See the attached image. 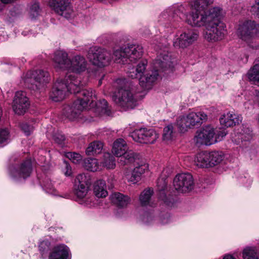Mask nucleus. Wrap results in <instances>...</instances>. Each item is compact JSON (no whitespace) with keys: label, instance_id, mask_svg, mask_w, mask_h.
<instances>
[{"label":"nucleus","instance_id":"1","mask_svg":"<svg viewBox=\"0 0 259 259\" xmlns=\"http://www.w3.org/2000/svg\"><path fill=\"white\" fill-rule=\"evenodd\" d=\"M174 61L169 53L165 51L160 52L157 59L153 63L154 70H149L145 73L147 65V60H142L136 68L130 69L127 73L132 78L139 77L140 85L145 90L151 89L153 83L159 77V71H164L173 66Z\"/></svg>","mask_w":259,"mask_h":259},{"label":"nucleus","instance_id":"2","mask_svg":"<svg viewBox=\"0 0 259 259\" xmlns=\"http://www.w3.org/2000/svg\"><path fill=\"white\" fill-rule=\"evenodd\" d=\"M213 2V0H194L191 2L189 4L190 12L187 13L185 11L183 13L185 22L193 27H206L220 9L213 7L207 9L208 6Z\"/></svg>","mask_w":259,"mask_h":259},{"label":"nucleus","instance_id":"3","mask_svg":"<svg viewBox=\"0 0 259 259\" xmlns=\"http://www.w3.org/2000/svg\"><path fill=\"white\" fill-rule=\"evenodd\" d=\"M86 84L85 82L80 80V83L78 85V92L73 93L77 94V99L74 101V105L76 106L82 105L83 109H87L88 107H91L90 109L95 113L97 116L103 115H110L111 110L108 107L107 102L104 100L99 101L97 103L94 104V99H96L97 97L95 94V91L92 89L89 90H81V88Z\"/></svg>","mask_w":259,"mask_h":259},{"label":"nucleus","instance_id":"4","mask_svg":"<svg viewBox=\"0 0 259 259\" xmlns=\"http://www.w3.org/2000/svg\"><path fill=\"white\" fill-rule=\"evenodd\" d=\"M118 91L113 93V101L119 106L125 110L132 109L137 105V100L134 96L135 92L131 83L126 82L125 79H118L115 82Z\"/></svg>","mask_w":259,"mask_h":259},{"label":"nucleus","instance_id":"5","mask_svg":"<svg viewBox=\"0 0 259 259\" xmlns=\"http://www.w3.org/2000/svg\"><path fill=\"white\" fill-rule=\"evenodd\" d=\"M80 83V76L75 74H67L64 80L58 79L55 83L50 97L55 102L63 100L67 92H78V85Z\"/></svg>","mask_w":259,"mask_h":259},{"label":"nucleus","instance_id":"6","mask_svg":"<svg viewBox=\"0 0 259 259\" xmlns=\"http://www.w3.org/2000/svg\"><path fill=\"white\" fill-rule=\"evenodd\" d=\"M226 135L224 130L218 131L211 126L207 125L196 131L193 142L197 147L210 146L222 141Z\"/></svg>","mask_w":259,"mask_h":259},{"label":"nucleus","instance_id":"7","mask_svg":"<svg viewBox=\"0 0 259 259\" xmlns=\"http://www.w3.org/2000/svg\"><path fill=\"white\" fill-rule=\"evenodd\" d=\"M221 9L218 11L211 20L210 23L205 27V38L209 41H215L222 39L225 36L226 30V26L221 21Z\"/></svg>","mask_w":259,"mask_h":259},{"label":"nucleus","instance_id":"8","mask_svg":"<svg viewBox=\"0 0 259 259\" xmlns=\"http://www.w3.org/2000/svg\"><path fill=\"white\" fill-rule=\"evenodd\" d=\"M25 85L33 90H39L50 80V76L47 71L42 70L29 71L22 77Z\"/></svg>","mask_w":259,"mask_h":259},{"label":"nucleus","instance_id":"9","mask_svg":"<svg viewBox=\"0 0 259 259\" xmlns=\"http://www.w3.org/2000/svg\"><path fill=\"white\" fill-rule=\"evenodd\" d=\"M87 58L93 65L104 67L110 64L113 56L111 52L106 49L93 46L88 51Z\"/></svg>","mask_w":259,"mask_h":259},{"label":"nucleus","instance_id":"10","mask_svg":"<svg viewBox=\"0 0 259 259\" xmlns=\"http://www.w3.org/2000/svg\"><path fill=\"white\" fill-rule=\"evenodd\" d=\"M143 53V47L141 45H130L114 50L113 55L116 61L124 63L128 60L134 62L141 58Z\"/></svg>","mask_w":259,"mask_h":259},{"label":"nucleus","instance_id":"11","mask_svg":"<svg viewBox=\"0 0 259 259\" xmlns=\"http://www.w3.org/2000/svg\"><path fill=\"white\" fill-rule=\"evenodd\" d=\"M207 119V115L204 112H192L188 114L180 116L177 120V126L182 133H185L189 128L200 125Z\"/></svg>","mask_w":259,"mask_h":259},{"label":"nucleus","instance_id":"12","mask_svg":"<svg viewBox=\"0 0 259 259\" xmlns=\"http://www.w3.org/2000/svg\"><path fill=\"white\" fill-rule=\"evenodd\" d=\"M185 7L182 5H176L162 12L159 16L158 21L165 26H168L173 22L178 21L180 14L184 13Z\"/></svg>","mask_w":259,"mask_h":259},{"label":"nucleus","instance_id":"13","mask_svg":"<svg viewBox=\"0 0 259 259\" xmlns=\"http://www.w3.org/2000/svg\"><path fill=\"white\" fill-rule=\"evenodd\" d=\"M130 137L138 143L153 144L158 138V135L152 128H141L132 132Z\"/></svg>","mask_w":259,"mask_h":259},{"label":"nucleus","instance_id":"14","mask_svg":"<svg viewBox=\"0 0 259 259\" xmlns=\"http://www.w3.org/2000/svg\"><path fill=\"white\" fill-rule=\"evenodd\" d=\"M193 177L189 173L178 174L174 179V187L180 193L189 192L193 189Z\"/></svg>","mask_w":259,"mask_h":259},{"label":"nucleus","instance_id":"15","mask_svg":"<svg viewBox=\"0 0 259 259\" xmlns=\"http://www.w3.org/2000/svg\"><path fill=\"white\" fill-rule=\"evenodd\" d=\"M258 27L254 21H246L239 25L237 33L241 39L248 41L255 35Z\"/></svg>","mask_w":259,"mask_h":259},{"label":"nucleus","instance_id":"16","mask_svg":"<svg viewBox=\"0 0 259 259\" xmlns=\"http://www.w3.org/2000/svg\"><path fill=\"white\" fill-rule=\"evenodd\" d=\"M49 4L56 13L67 19L71 18L73 15V9L68 0H50Z\"/></svg>","mask_w":259,"mask_h":259},{"label":"nucleus","instance_id":"17","mask_svg":"<svg viewBox=\"0 0 259 259\" xmlns=\"http://www.w3.org/2000/svg\"><path fill=\"white\" fill-rule=\"evenodd\" d=\"M198 34L193 30H187L176 37L174 39L173 44L176 48H185L196 40Z\"/></svg>","mask_w":259,"mask_h":259},{"label":"nucleus","instance_id":"18","mask_svg":"<svg viewBox=\"0 0 259 259\" xmlns=\"http://www.w3.org/2000/svg\"><path fill=\"white\" fill-rule=\"evenodd\" d=\"M29 104L26 93L22 91L16 93L13 100V109L18 115L23 114L27 110Z\"/></svg>","mask_w":259,"mask_h":259},{"label":"nucleus","instance_id":"19","mask_svg":"<svg viewBox=\"0 0 259 259\" xmlns=\"http://www.w3.org/2000/svg\"><path fill=\"white\" fill-rule=\"evenodd\" d=\"M32 170V164L30 159L24 161L18 168H12L10 169V175L16 180L21 178L25 179L30 176Z\"/></svg>","mask_w":259,"mask_h":259},{"label":"nucleus","instance_id":"20","mask_svg":"<svg viewBox=\"0 0 259 259\" xmlns=\"http://www.w3.org/2000/svg\"><path fill=\"white\" fill-rule=\"evenodd\" d=\"M135 167L131 175H127L126 179L133 184L140 180L141 176L148 170V164L143 160H139L134 164Z\"/></svg>","mask_w":259,"mask_h":259},{"label":"nucleus","instance_id":"21","mask_svg":"<svg viewBox=\"0 0 259 259\" xmlns=\"http://www.w3.org/2000/svg\"><path fill=\"white\" fill-rule=\"evenodd\" d=\"M53 59L56 68L68 69L70 60L68 59V54L66 52L63 50L56 51L54 53Z\"/></svg>","mask_w":259,"mask_h":259},{"label":"nucleus","instance_id":"22","mask_svg":"<svg viewBox=\"0 0 259 259\" xmlns=\"http://www.w3.org/2000/svg\"><path fill=\"white\" fill-rule=\"evenodd\" d=\"M87 67V62L85 58L80 55H76L70 60L68 69L74 72L80 73L84 71Z\"/></svg>","mask_w":259,"mask_h":259},{"label":"nucleus","instance_id":"23","mask_svg":"<svg viewBox=\"0 0 259 259\" xmlns=\"http://www.w3.org/2000/svg\"><path fill=\"white\" fill-rule=\"evenodd\" d=\"M70 250L65 244L54 246L50 253L49 259H67L69 257Z\"/></svg>","mask_w":259,"mask_h":259},{"label":"nucleus","instance_id":"24","mask_svg":"<svg viewBox=\"0 0 259 259\" xmlns=\"http://www.w3.org/2000/svg\"><path fill=\"white\" fill-rule=\"evenodd\" d=\"M167 182L164 178H160L157 180V186L159 192V197L160 200L168 207L172 205L173 200L171 198L167 197L165 194V190L167 187Z\"/></svg>","mask_w":259,"mask_h":259},{"label":"nucleus","instance_id":"25","mask_svg":"<svg viewBox=\"0 0 259 259\" xmlns=\"http://www.w3.org/2000/svg\"><path fill=\"white\" fill-rule=\"evenodd\" d=\"M83 110L82 105L76 106L74 102L71 106L66 105L64 107L63 113L69 120H75L79 118Z\"/></svg>","mask_w":259,"mask_h":259},{"label":"nucleus","instance_id":"26","mask_svg":"<svg viewBox=\"0 0 259 259\" xmlns=\"http://www.w3.org/2000/svg\"><path fill=\"white\" fill-rule=\"evenodd\" d=\"M242 118L237 114L233 112H228L224 114L220 118V122L224 127H230L239 123Z\"/></svg>","mask_w":259,"mask_h":259},{"label":"nucleus","instance_id":"27","mask_svg":"<svg viewBox=\"0 0 259 259\" xmlns=\"http://www.w3.org/2000/svg\"><path fill=\"white\" fill-rule=\"evenodd\" d=\"M112 202L120 207H126L131 201L130 197L119 192H115L111 195Z\"/></svg>","mask_w":259,"mask_h":259},{"label":"nucleus","instance_id":"28","mask_svg":"<svg viewBox=\"0 0 259 259\" xmlns=\"http://www.w3.org/2000/svg\"><path fill=\"white\" fill-rule=\"evenodd\" d=\"M128 147L125 141L122 139H117L113 145L112 152L117 157L123 155L127 151Z\"/></svg>","mask_w":259,"mask_h":259},{"label":"nucleus","instance_id":"29","mask_svg":"<svg viewBox=\"0 0 259 259\" xmlns=\"http://www.w3.org/2000/svg\"><path fill=\"white\" fill-rule=\"evenodd\" d=\"M120 157L119 162L122 165L130 164L133 163L135 164L138 160H140L139 155L132 150L126 151L122 156Z\"/></svg>","mask_w":259,"mask_h":259},{"label":"nucleus","instance_id":"30","mask_svg":"<svg viewBox=\"0 0 259 259\" xmlns=\"http://www.w3.org/2000/svg\"><path fill=\"white\" fill-rule=\"evenodd\" d=\"M208 152L203 151L198 153L194 159L195 164L199 167H209Z\"/></svg>","mask_w":259,"mask_h":259},{"label":"nucleus","instance_id":"31","mask_svg":"<svg viewBox=\"0 0 259 259\" xmlns=\"http://www.w3.org/2000/svg\"><path fill=\"white\" fill-rule=\"evenodd\" d=\"M94 192L95 195L99 198L105 197L108 195L106 183L104 180H99L95 183Z\"/></svg>","mask_w":259,"mask_h":259},{"label":"nucleus","instance_id":"32","mask_svg":"<svg viewBox=\"0 0 259 259\" xmlns=\"http://www.w3.org/2000/svg\"><path fill=\"white\" fill-rule=\"evenodd\" d=\"M100 164L102 168L114 169L116 166L115 158L111 154L105 153L103 155Z\"/></svg>","mask_w":259,"mask_h":259},{"label":"nucleus","instance_id":"33","mask_svg":"<svg viewBox=\"0 0 259 259\" xmlns=\"http://www.w3.org/2000/svg\"><path fill=\"white\" fill-rule=\"evenodd\" d=\"M103 148V144L99 141L91 142L87 148L85 153L89 156L100 154Z\"/></svg>","mask_w":259,"mask_h":259},{"label":"nucleus","instance_id":"34","mask_svg":"<svg viewBox=\"0 0 259 259\" xmlns=\"http://www.w3.org/2000/svg\"><path fill=\"white\" fill-rule=\"evenodd\" d=\"M209 166L212 167L220 164L224 158V155L222 151L208 152Z\"/></svg>","mask_w":259,"mask_h":259},{"label":"nucleus","instance_id":"35","mask_svg":"<svg viewBox=\"0 0 259 259\" xmlns=\"http://www.w3.org/2000/svg\"><path fill=\"white\" fill-rule=\"evenodd\" d=\"M243 259H259V251L253 246H247L242 251Z\"/></svg>","mask_w":259,"mask_h":259},{"label":"nucleus","instance_id":"36","mask_svg":"<svg viewBox=\"0 0 259 259\" xmlns=\"http://www.w3.org/2000/svg\"><path fill=\"white\" fill-rule=\"evenodd\" d=\"M84 167L88 170L96 171L102 169L100 162L96 158H88L84 161Z\"/></svg>","mask_w":259,"mask_h":259},{"label":"nucleus","instance_id":"37","mask_svg":"<svg viewBox=\"0 0 259 259\" xmlns=\"http://www.w3.org/2000/svg\"><path fill=\"white\" fill-rule=\"evenodd\" d=\"M153 194V191L150 188L144 190L139 197L140 203L142 206H147L150 204L151 197Z\"/></svg>","mask_w":259,"mask_h":259},{"label":"nucleus","instance_id":"38","mask_svg":"<svg viewBox=\"0 0 259 259\" xmlns=\"http://www.w3.org/2000/svg\"><path fill=\"white\" fill-rule=\"evenodd\" d=\"M40 13L41 9L38 3L35 2L31 4L29 9V16L30 19H35L40 16Z\"/></svg>","mask_w":259,"mask_h":259},{"label":"nucleus","instance_id":"39","mask_svg":"<svg viewBox=\"0 0 259 259\" xmlns=\"http://www.w3.org/2000/svg\"><path fill=\"white\" fill-rule=\"evenodd\" d=\"M90 178L84 174L78 175L74 181V186H90Z\"/></svg>","mask_w":259,"mask_h":259},{"label":"nucleus","instance_id":"40","mask_svg":"<svg viewBox=\"0 0 259 259\" xmlns=\"http://www.w3.org/2000/svg\"><path fill=\"white\" fill-rule=\"evenodd\" d=\"M89 186H74V191L75 195L80 199L84 198L89 191Z\"/></svg>","mask_w":259,"mask_h":259},{"label":"nucleus","instance_id":"41","mask_svg":"<svg viewBox=\"0 0 259 259\" xmlns=\"http://www.w3.org/2000/svg\"><path fill=\"white\" fill-rule=\"evenodd\" d=\"M174 136V128L172 124H169L163 129V139L165 141H169L172 139Z\"/></svg>","mask_w":259,"mask_h":259},{"label":"nucleus","instance_id":"42","mask_svg":"<svg viewBox=\"0 0 259 259\" xmlns=\"http://www.w3.org/2000/svg\"><path fill=\"white\" fill-rule=\"evenodd\" d=\"M51 242L47 239L40 241L38 245L39 251L42 255L48 252L50 249Z\"/></svg>","mask_w":259,"mask_h":259},{"label":"nucleus","instance_id":"43","mask_svg":"<svg viewBox=\"0 0 259 259\" xmlns=\"http://www.w3.org/2000/svg\"><path fill=\"white\" fill-rule=\"evenodd\" d=\"M65 156L73 163L75 164L79 163L82 160L81 155L75 152H67L65 154Z\"/></svg>","mask_w":259,"mask_h":259},{"label":"nucleus","instance_id":"44","mask_svg":"<svg viewBox=\"0 0 259 259\" xmlns=\"http://www.w3.org/2000/svg\"><path fill=\"white\" fill-rule=\"evenodd\" d=\"M43 188L47 193L54 194V192H55V189L50 180L47 179L44 182Z\"/></svg>","mask_w":259,"mask_h":259},{"label":"nucleus","instance_id":"45","mask_svg":"<svg viewBox=\"0 0 259 259\" xmlns=\"http://www.w3.org/2000/svg\"><path fill=\"white\" fill-rule=\"evenodd\" d=\"M21 127L24 133L27 136L30 135L34 128L32 126L29 125L27 123H22Z\"/></svg>","mask_w":259,"mask_h":259},{"label":"nucleus","instance_id":"46","mask_svg":"<svg viewBox=\"0 0 259 259\" xmlns=\"http://www.w3.org/2000/svg\"><path fill=\"white\" fill-rule=\"evenodd\" d=\"M54 139L58 144H62L65 139V137L64 135L58 133L54 136Z\"/></svg>","mask_w":259,"mask_h":259},{"label":"nucleus","instance_id":"47","mask_svg":"<svg viewBox=\"0 0 259 259\" xmlns=\"http://www.w3.org/2000/svg\"><path fill=\"white\" fill-rule=\"evenodd\" d=\"M64 168L63 171L66 176H70L72 174L71 167L69 164L66 161H64Z\"/></svg>","mask_w":259,"mask_h":259},{"label":"nucleus","instance_id":"48","mask_svg":"<svg viewBox=\"0 0 259 259\" xmlns=\"http://www.w3.org/2000/svg\"><path fill=\"white\" fill-rule=\"evenodd\" d=\"M251 11L258 16L259 18V1L255 2V3L251 8Z\"/></svg>","mask_w":259,"mask_h":259},{"label":"nucleus","instance_id":"49","mask_svg":"<svg viewBox=\"0 0 259 259\" xmlns=\"http://www.w3.org/2000/svg\"><path fill=\"white\" fill-rule=\"evenodd\" d=\"M223 259H235L232 255L230 254H226Z\"/></svg>","mask_w":259,"mask_h":259},{"label":"nucleus","instance_id":"50","mask_svg":"<svg viewBox=\"0 0 259 259\" xmlns=\"http://www.w3.org/2000/svg\"><path fill=\"white\" fill-rule=\"evenodd\" d=\"M251 138V136L250 135H248V137L247 138V139H243L244 140H249V139H250Z\"/></svg>","mask_w":259,"mask_h":259},{"label":"nucleus","instance_id":"51","mask_svg":"<svg viewBox=\"0 0 259 259\" xmlns=\"http://www.w3.org/2000/svg\"><path fill=\"white\" fill-rule=\"evenodd\" d=\"M102 79L101 78V79L99 80V85H100L101 84H102Z\"/></svg>","mask_w":259,"mask_h":259},{"label":"nucleus","instance_id":"52","mask_svg":"<svg viewBox=\"0 0 259 259\" xmlns=\"http://www.w3.org/2000/svg\"><path fill=\"white\" fill-rule=\"evenodd\" d=\"M2 9H3V6H2L1 3H0V12L2 11Z\"/></svg>","mask_w":259,"mask_h":259},{"label":"nucleus","instance_id":"53","mask_svg":"<svg viewBox=\"0 0 259 259\" xmlns=\"http://www.w3.org/2000/svg\"><path fill=\"white\" fill-rule=\"evenodd\" d=\"M256 96L257 97L258 99L259 100V91L256 93Z\"/></svg>","mask_w":259,"mask_h":259},{"label":"nucleus","instance_id":"54","mask_svg":"<svg viewBox=\"0 0 259 259\" xmlns=\"http://www.w3.org/2000/svg\"><path fill=\"white\" fill-rule=\"evenodd\" d=\"M241 139H243V135H241Z\"/></svg>","mask_w":259,"mask_h":259},{"label":"nucleus","instance_id":"55","mask_svg":"<svg viewBox=\"0 0 259 259\" xmlns=\"http://www.w3.org/2000/svg\"><path fill=\"white\" fill-rule=\"evenodd\" d=\"M257 120H258V123H259V116H258V119H257Z\"/></svg>","mask_w":259,"mask_h":259}]
</instances>
